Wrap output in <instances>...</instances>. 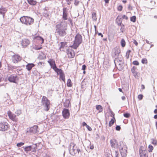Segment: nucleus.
<instances>
[{
    "instance_id": "nucleus-3",
    "label": "nucleus",
    "mask_w": 157,
    "mask_h": 157,
    "mask_svg": "<svg viewBox=\"0 0 157 157\" xmlns=\"http://www.w3.org/2000/svg\"><path fill=\"white\" fill-rule=\"evenodd\" d=\"M56 33H57L60 36H63L66 34L65 30L66 28H64L61 24H59L56 26Z\"/></svg>"
},
{
    "instance_id": "nucleus-21",
    "label": "nucleus",
    "mask_w": 157,
    "mask_h": 157,
    "mask_svg": "<svg viewBox=\"0 0 157 157\" xmlns=\"http://www.w3.org/2000/svg\"><path fill=\"white\" fill-rule=\"evenodd\" d=\"M116 22L117 23L118 25L119 26H124V25L122 24V20L120 16H118L116 19Z\"/></svg>"
},
{
    "instance_id": "nucleus-32",
    "label": "nucleus",
    "mask_w": 157,
    "mask_h": 157,
    "mask_svg": "<svg viewBox=\"0 0 157 157\" xmlns=\"http://www.w3.org/2000/svg\"><path fill=\"white\" fill-rule=\"evenodd\" d=\"M92 18L93 20L96 21L97 20L96 15L95 13H93L92 14Z\"/></svg>"
},
{
    "instance_id": "nucleus-11",
    "label": "nucleus",
    "mask_w": 157,
    "mask_h": 157,
    "mask_svg": "<svg viewBox=\"0 0 157 157\" xmlns=\"http://www.w3.org/2000/svg\"><path fill=\"white\" fill-rule=\"evenodd\" d=\"M38 126L36 125H34L33 127H30L27 132L32 133L33 134H35L37 132Z\"/></svg>"
},
{
    "instance_id": "nucleus-56",
    "label": "nucleus",
    "mask_w": 157,
    "mask_h": 157,
    "mask_svg": "<svg viewBox=\"0 0 157 157\" xmlns=\"http://www.w3.org/2000/svg\"><path fill=\"white\" fill-rule=\"evenodd\" d=\"M43 63L42 62H39V63H38V64L39 66H41L42 65Z\"/></svg>"
},
{
    "instance_id": "nucleus-48",
    "label": "nucleus",
    "mask_w": 157,
    "mask_h": 157,
    "mask_svg": "<svg viewBox=\"0 0 157 157\" xmlns=\"http://www.w3.org/2000/svg\"><path fill=\"white\" fill-rule=\"evenodd\" d=\"M86 127L89 131H90L92 130V128L88 125H87Z\"/></svg>"
},
{
    "instance_id": "nucleus-1",
    "label": "nucleus",
    "mask_w": 157,
    "mask_h": 157,
    "mask_svg": "<svg viewBox=\"0 0 157 157\" xmlns=\"http://www.w3.org/2000/svg\"><path fill=\"white\" fill-rule=\"evenodd\" d=\"M82 36L79 33H77L75 37L74 43L72 46L70 47L72 48L76 49L79 45L82 43Z\"/></svg>"
},
{
    "instance_id": "nucleus-45",
    "label": "nucleus",
    "mask_w": 157,
    "mask_h": 157,
    "mask_svg": "<svg viewBox=\"0 0 157 157\" xmlns=\"http://www.w3.org/2000/svg\"><path fill=\"white\" fill-rule=\"evenodd\" d=\"M133 43L135 44L136 46H137L138 45V43L136 40L134 39L133 40Z\"/></svg>"
},
{
    "instance_id": "nucleus-17",
    "label": "nucleus",
    "mask_w": 157,
    "mask_h": 157,
    "mask_svg": "<svg viewBox=\"0 0 157 157\" xmlns=\"http://www.w3.org/2000/svg\"><path fill=\"white\" fill-rule=\"evenodd\" d=\"M8 115L9 118L13 121L16 120V115L12 113L11 112L9 111L8 112Z\"/></svg>"
},
{
    "instance_id": "nucleus-28",
    "label": "nucleus",
    "mask_w": 157,
    "mask_h": 157,
    "mask_svg": "<svg viewBox=\"0 0 157 157\" xmlns=\"http://www.w3.org/2000/svg\"><path fill=\"white\" fill-rule=\"evenodd\" d=\"M108 39L109 41L112 40L114 38V36L112 34H109L108 35Z\"/></svg>"
},
{
    "instance_id": "nucleus-49",
    "label": "nucleus",
    "mask_w": 157,
    "mask_h": 157,
    "mask_svg": "<svg viewBox=\"0 0 157 157\" xmlns=\"http://www.w3.org/2000/svg\"><path fill=\"white\" fill-rule=\"evenodd\" d=\"M86 66L85 65H83L82 66V69L84 71L86 69Z\"/></svg>"
},
{
    "instance_id": "nucleus-7",
    "label": "nucleus",
    "mask_w": 157,
    "mask_h": 157,
    "mask_svg": "<svg viewBox=\"0 0 157 157\" xmlns=\"http://www.w3.org/2000/svg\"><path fill=\"white\" fill-rule=\"evenodd\" d=\"M139 154L140 157H144L148 156L146 148L142 146H141L140 148Z\"/></svg>"
},
{
    "instance_id": "nucleus-62",
    "label": "nucleus",
    "mask_w": 157,
    "mask_h": 157,
    "mask_svg": "<svg viewBox=\"0 0 157 157\" xmlns=\"http://www.w3.org/2000/svg\"><path fill=\"white\" fill-rule=\"evenodd\" d=\"M118 90L120 92H121L122 93H123L121 89L119 88L118 89Z\"/></svg>"
},
{
    "instance_id": "nucleus-51",
    "label": "nucleus",
    "mask_w": 157,
    "mask_h": 157,
    "mask_svg": "<svg viewBox=\"0 0 157 157\" xmlns=\"http://www.w3.org/2000/svg\"><path fill=\"white\" fill-rule=\"evenodd\" d=\"M115 153V157H119V154L118 153V151H116Z\"/></svg>"
},
{
    "instance_id": "nucleus-54",
    "label": "nucleus",
    "mask_w": 157,
    "mask_h": 157,
    "mask_svg": "<svg viewBox=\"0 0 157 157\" xmlns=\"http://www.w3.org/2000/svg\"><path fill=\"white\" fill-rule=\"evenodd\" d=\"M82 125L83 126H86H86L87 125L85 122H83L82 123Z\"/></svg>"
},
{
    "instance_id": "nucleus-39",
    "label": "nucleus",
    "mask_w": 157,
    "mask_h": 157,
    "mask_svg": "<svg viewBox=\"0 0 157 157\" xmlns=\"http://www.w3.org/2000/svg\"><path fill=\"white\" fill-rule=\"evenodd\" d=\"M123 9V7L121 5H119L117 7V10L119 11H121Z\"/></svg>"
},
{
    "instance_id": "nucleus-43",
    "label": "nucleus",
    "mask_w": 157,
    "mask_h": 157,
    "mask_svg": "<svg viewBox=\"0 0 157 157\" xmlns=\"http://www.w3.org/2000/svg\"><path fill=\"white\" fill-rule=\"evenodd\" d=\"M121 129V128L120 126L117 125L116 127V130L117 131H120Z\"/></svg>"
},
{
    "instance_id": "nucleus-6",
    "label": "nucleus",
    "mask_w": 157,
    "mask_h": 157,
    "mask_svg": "<svg viewBox=\"0 0 157 157\" xmlns=\"http://www.w3.org/2000/svg\"><path fill=\"white\" fill-rule=\"evenodd\" d=\"M120 147H119L121 155L122 157H126L127 156V147L123 143L120 144Z\"/></svg>"
},
{
    "instance_id": "nucleus-5",
    "label": "nucleus",
    "mask_w": 157,
    "mask_h": 157,
    "mask_svg": "<svg viewBox=\"0 0 157 157\" xmlns=\"http://www.w3.org/2000/svg\"><path fill=\"white\" fill-rule=\"evenodd\" d=\"M52 68L57 73L58 75H60V79H62L63 81H65V78L64 74L63 73L62 70L61 69L57 68L55 64L53 66Z\"/></svg>"
},
{
    "instance_id": "nucleus-31",
    "label": "nucleus",
    "mask_w": 157,
    "mask_h": 157,
    "mask_svg": "<svg viewBox=\"0 0 157 157\" xmlns=\"http://www.w3.org/2000/svg\"><path fill=\"white\" fill-rule=\"evenodd\" d=\"M141 63L143 64H147L148 63L147 59L145 58L141 60Z\"/></svg>"
},
{
    "instance_id": "nucleus-53",
    "label": "nucleus",
    "mask_w": 157,
    "mask_h": 157,
    "mask_svg": "<svg viewBox=\"0 0 157 157\" xmlns=\"http://www.w3.org/2000/svg\"><path fill=\"white\" fill-rule=\"evenodd\" d=\"M156 107L157 108L156 109H155L154 111V112L155 113H157V105H156Z\"/></svg>"
},
{
    "instance_id": "nucleus-41",
    "label": "nucleus",
    "mask_w": 157,
    "mask_h": 157,
    "mask_svg": "<svg viewBox=\"0 0 157 157\" xmlns=\"http://www.w3.org/2000/svg\"><path fill=\"white\" fill-rule=\"evenodd\" d=\"M152 144L154 145H156L157 144V141L156 140L153 139Z\"/></svg>"
},
{
    "instance_id": "nucleus-63",
    "label": "nucleus",
    "mask_w": 157,
    "mask_h": 157,
    "mask_svg": "<svg viewBox=\"0 0 157 157\" xmlns=\"http://www.w3.org/2000/svg\"><path fill=\"white\" fill-rule=\"evenodd\" d=\"M67 86L69 87V79H67Z\"/></svg>"
},
{
    "instance_id": "nucleus-59",
    "label": "nucleus",
    "mask_w": 157,
    "mask_h": 157,
    "mask_svg": "<svg viewBox=\"0 0 157 157\" xmlns=\"http://www.w3.org/2000/svg\"><path fill=\"white\" fill-rule=\"evenodd\" d=\"M11 68L12 69H16V67H15V66H12L11 67Z\"/></svg>"
},
{
    "instance_id": "nucleus-58",
    "label": "nucleus",
    "mask_w": 157,
    "mask_h": 157,
    "mask_svg": "<svg viewBox=\"0 0 157 157\" xmlns=\"http://www.w3.org/2000/svg\"><path fill=\"white\" fill-rule=\"evenodd\" d=\"M44 157H51L48 155H47V154H45L44 155Z\"/></svg>"
},
{
    "instance_id": "nucleus-64",
    "label": "nucleus",
    "mask_w": 157,
    "mask_h": 157,
    "mask_svg": "<svg viewBox=\"0 0 157 157\" xmlns=\"http://www.w3.org/2000/svg\"><path fill=\"white\" fill-rule=\"evenodd\" d=\"M154 118L155 119H157V114L155 115L154 117Z\"/></svg>"
},
{
    "instance_id": "nucleus-60",
    "label": "nucleus",
    "mask_w": 157,
    "mask_h": 157,
    "mask_svg": "<svg viewBox=\"0 0 157 157\" xmlns=\"http://www.w3.org/2000/svg\"><path fill=\"white\" fill-rule=\"evenodd\" d=\"M98 35L101 36V37H103V35L101 33H99L98 34Z\"/></svg>"
},
{
    "instance_id": "nucleus-42",
    "label": "nucleus",
    "mask_w": 157,
    "mask_h": 157,
    "mask_svg": "<svg viewBox=\"0 0 157 157\" xmlns=\"http://www.w3.org/2000/svg\"><path fill=\"white\" fill-rule=\"evenodd\" d=\"M43 15L44 17H47L48 16L49 14L47 13V11H45L43 13Z\"/></svg>"
},
{
    "instance_id": "nucleus-37",
    "label": "nucleus",
    "mask_w": 157,
    "mask_h": 157,
    "mask_svg": "<svg viewBox=\"0 0 157 157\" xmlns=\"http://www.w3.org/2000/svg\"><path fill=\"white\" fill-rule=\"evenodd\" d=\"M143 96L142 94H139V95H138V99L140 100H141L143 98Z\"/></svg>"
},
{
    "instance_id": "nucleus-22",
    "label": "nucleus",
    "mask_w": 157,
    "mask_h": 157,
    "mask_svg": "<svg viewBox=\"0 0 157 157\" xmlns=\"http://www.w3.org/2000/svg\"><path fill=\"white\" fill-rule=\"evenodd\" d=\"M111 146L113 147H115V146L117 144V142L116 140L113 139L110 140Z\"/></svg>"
},
{
    "instance_id": "nucleus-13",
    "label": "nucleus",
    "mask_w": 157,
    "mask_h": 157,
    "mask_svg": "<svg viewBox=\"0 0 157 157\" xmlns=\"http://www.w3.org/2000/svg\"><path fill=\"white\" fill-rule=\"evenodd\" d=\"M120 52V50L118 48H114L112 51V56L113 57H115L118 56Z\"/></svg>"
},
{
    "instance_id": "nucleus-30",
    "label": "nucleus",
    "mask_w": 157,
    "mask_h": 157,
    "mask_svg": "<svg viewBox=\"0 0 157 157\" xmlns=\"http://www.w3.org/2000/svg\"><path fill=\"white\" fill-rule=\"evenodd\" d=\"M34 39H36L38 40H41L42 41V43H43L44 41V40L43 38L41 36H36V37H35L34 38Z\"/></svg>"
},
{
    "instance_id": "nucleus-23",
    "label": "nucleus",
    "mask_w": 157,
    "mask_h": 157,
    "mask_svg": "<svg viewBox=\"0 0 157 157\" xmlns=\"http://www.w3.org/2000/svg\"><path fill=\"white\" fill-rule=\"evenodd\" d=\"M7 9L5 8L2 7L0 8V13L2 14L4 17L5 13L7 11Z\"/></svg>"
},
{
    "instance_id": "nucleus-57",
    "label": "nucleus",
    "mask_w": 157,
    "mask_h": 157,
    "mask_svg": "<svg viewBox=\"0 0 157 157\" xmlns=\"http://www.w3.org/2000/svg\"><path fill=\"white\" fill-rule=\"evenodd\" d=\"M105 3H109V0H104Z\"/></svg>"
},
{
    "instance_id": "nucleus-25",
    "label": "nucleus",
    "mask_w": 157,
    "mask_h": 157,
    "mask_svg": "<svg viewBox=\"0 0 157 157\" xmlns=\"http://www.w3.org/2000/svg\"><path fill=\"white\" fill-rule=\"evenodd\" d=\"M28 3L31 5L34 6L36 4L37 2L34 0H27Z\"/></svg>"
},
{
    "instance_id": "nucleus-8",
    "label": "nucleus",
    "mask_w": 157,
    "mask_h": 157,
    "mask_svg": "<svg viewBox=\"0 0 157 157\" xmlns=\"http://www.w3.org/2000/svg\"><path fill=\"white\" fill-rule=\"evenodd\" d=\"M77 147L76 145L73 143L70 144L69 151L71 154L74 155L77 153L76 148Z\"/></svg>"
},
{
    "instance_id": "nucleus-27",
    "label": "nucleus",
    "mask_w": 157,
    "mask_h": 157,
    "mask_svg": "<svg viewBox=\"0 0 157 157\" xmlns=\"http://www.w3.org/2000/svg\"><path fill=\"white\" fill-rule=\"evenodd\" d=\"M32 147L31 146H28L27 147H25V151H34L33 150H32Z\"/></svg>"
},
{
    "instance_id": "nucleus-4",
    "label": "nucleus",
    "mask_w": 157,
    "mask_h": 157,
    "mask_svg": "<svg viewBox=\"0 0 157 157\" xmlns=\"http://www.w3.org/2000/svg\"><path fill=\"white\" fill-rule=\"evenodd\" d=\"M42 103L44 107V110L47 111L50 109V102L49 101L45 96H43L42 99Z\"/></svg>"
},
{
    "instance_id": "nucleus-15",
    "label": "nucleus",
    "mask_w": 157,
    "mask_h": 157,
    "mask_svg": "<svg viewBox=\"0 0 157 157\" xmlns=\"http://www.w3.org/2000/svg\"><path fill=\"white\" fill-rule=\"evenodd\" d=\"M17 78V76L12 75L8 77V79L10 82L15 83Z\"/></svg>"
},
{
    "instance_id": "nucleus-26",
    "label": "nucleus",
    "mask_w": 157,
    "mask_h": 157,
    "mask_svg": "<svg viewBox=\"0 0 157 157\" xmlns=\"http://www.w3.org/2000/svg\"><path fill=\"white\" fill-rule=\"evenodd\" d=\"M96 109L99 111V113L102 112L103 111L102 107L100 105H97L96 106Z\"/></svg>"
},
{
    "instance_id": "nucleus-33",
    "label": "nucleus",
    "mask_w": 157,
    "mask_h": 157,
    "mask_svg": "<svg viewBox=\"0 0 157 157\" xmlns=\"http://www.w3.org/2000/svg\"><path fill=\"white\" fill-rule=\"evenodd\" d=\"M148 151L149 152H151L153 149V147L151 145H149L148 147Z\"/></svg>"
},
{
    "instance_id": "nucleus-52",
    "label": "nucleus",
    "mask_w": 157,
    "mask_h": 157,
    "mask_svg": "<svg viewBox=\"0 0 157 157\" xmlns=\"http://www.w3.org/2000/svg\"><path fill=\"white\" fill-rule=\"evenodd\" d=\"M48 63H49L50 64V65L51 66H52L53 65V62H51L50 61V60H49L48 61Z\"/></svg>"
},
{
    "instance_id": "nucleus-29",
    "label": "nucleus",
    "mask_w": 157,
    "mask_h": 157,
    "mask_svg": "<svg viewBox=\"0 0 157 157\" xmlns=\"http://www.w3.org/2000/svg\"><path fill=\"white\" fill-rule=\"evenodd\" d=\"M121 44L122 47H124L126 45V42L124 39H122L121 41Z\"/></svg>"
},
{
    "instance_id": "nucleus-24",
    "label": "nucleus",
    "mask_w": 157,
    "mask_h": 157,
    "mask_svg": "<svg viewBox=\"0 0 157 157\" xmlns=\"http://www.w3.org/2000/svg\"><path fill=\"white\" fill-rule=\"evenodd\" d=\"M75 55V52L72 49H71L69 51V58H73Z\"/></svg>"
},
{
    "instance_id": "nucleus-38",
    "label": "nucleus",
    "mask_w": 157,
    "mask_h": 157,
    "mask_svg": "<svg viewBox=\"0 0 157 157\" xmlns=\"http://www.w3.org/2000/svg\"><path fill=\"white\" fill-rule=\"evenodd\" d=\"M132 64L135 65H138L139 64V62L136 60L133 61L132 62Z\"/></svg>"
},
{
    "instance_id": "nucleus-40",
    "label": "nucleus",
    "mask_w": 157,
    "mask_h": 157,
    "mask_svg": "<svg viewBox=\"0 0 157 157\" xmlns=\"http://www.w3.org/2000/svg\"><path fill=\"white\" fill-rule=\"evenodd\" d=\"M123 115L124 117L126 118H128L130 116V114L128 113H125Z\"/></svg>"
},
{
    "instance_id": "nucleus-10",
    "label": "nucleus",
    "mask_w": 157,
    "mask_h": 157,
    "mask_svg": "<svg viewBox=\"0 0 157 157\" xmlns=\"http://www.w3.org/2000/svg\"><path fill=\"white\" fill-rule=\"evenodd\" d=\"M12 60L14 63H18L21 60V57L18 54H15L12 56Z\"/></svg>"
},
{
    "instance_id": "nucleus-55",
    "label": "nucleus",
    "mask_w": 157,
    "mask_h": 157,
    "mask_svg": "<svg viewBox=\"0 0 157 157\" xmlns=\"http://www.w3.org/2000/svg\"><path fill=\"white\" fill-rule=\"evenodd\" d=\"M141 87L142 89V90L144 89L145 88L143 84L141 85Z\"/></svg>"
},
{
    "instance_id": "nucleus-2",
    "label": "nucleus",
    "mask_w": 157,
    "mask_h": 157,
    "mask_svg": "<svg viewBox=\"0 0 157 157\" xmlns=\"http://www.w3.org/2000/svg\"><path fill=\"white\" fill-rule=\"evenodd\" d=\"M21 21L26 25H31L34 22V20L33 18L28 16H23L20 18Z\"/></svg>"
},
{
    "instance_id": "nucleus-20",
    "label": "nucleus",
    "mask_w": 157,
    "mask_h": 157,
    "mask_svg": "<svg viewBox=\"0 0 157 157\" xmlns=\"http://www.w3.org/2000/svg\"><path fill=\"white\" fill-rule=\"evenodd\" d=\"M35 65L33 63H28L26 66V69L28 70V71H30L32 68L34 67L35 66Z\"/></svg>"
},
{
    "instance_id": "nucleus-47",
    "label": "nucleus",
    "mask_w": 157,
    "mask_h": 157,
    "mask_svg": "<svg viewBox=\"0 0 157 157\" xmlns=\"http://www.w3.org/2000/svg\"><path fill=\"white\" fill-rule=\"evenodd\" d=\"M79 1H78L77 0H76L75 1L74 4L75 5L77 6L78 4L79 3Z\"/></svg>"
},
{
    "instance_id": "nucleus-14",
    "label": "nucleus",
    "mask_w": 157,
    "mask_h": 157,
    "mask_svg": "<svg viewBox=\"0 0 157 157\" xmlns=\"http://www.w3.org/2000/svg\"><path fill=\"white\" fill-rule=\"evenodd\" d=\"M62 115L64 118H69V110L66 109H64L62 111Z\"/></svg>"
},
{
    "instance_id": "nucleus-35",
    "label": "nucleus",
    "mask_w": 157,
    "mask_h": 157,
    "mask_svg": "<svg viewBox=\"0 0 157 157\" xmlns=\"http://www.w3.org/2000/svg\"><path fill=\"white\" fill-rule=\"evenodd\" d=\"M136 17L135 16H133L130 18V21L133 22H135L136 21Z\"/></svg>"
},
{
    "instance_id": "nucleus-36",
    "label": "nucleus",
    "mask_w": 157,
    "mask_h": 157,
    "mask_svg": "<svg viewBox=\"0 0 157 157\" xmlns=\"http://www.w3.org/2000/svg\"><path fill=\"white\" fill-rule=\"evenodd\" d=\"M24 144L23 142H20L17 144V146L18 147H21Z\"/></svg>"
},
{
    "instance_id": "nucleus-19",
    "label": "nucleus",
    "mask_w": 157,
    "mask_h": 157,
    "mask_svg": "<svg viewBox=\"0 0 157 157\" xmlns=\"http://www.w3.org/2000/svg\"><path fill=\"white\" fill-rule=\"evenodd\" d=\"M63 17L64 20L67 19V11L66 8H64L63 9Z\"/></svg>"
},
{
    "instance_id": "nucleus-16",
    "label": "nucleus",
    "mask_w": 157,
    "mask_h": 157,
    "mask_svg": "<svg viewBox=\"0 0 157 157\" xmlns=\"http://www.w3.org/2000/svg\"><path fill=\"white\" fill-rule=\"evenodd\" d=\"M111 116L113 117V118L111 119L109 123V127L112 126L116 121V119L114 117V114L112 113Z\"/></svg>"
},
{
    "instance_id": "nucleus-12",
    "label": "nucleus",
    "mask_w": 157,
    "mask_h": 157,
    "mask_svg": "<svg viewBox=\"0 0 157 157\" xmlns=\"http://www.w3.org/2000/svg\"><path fill=\"white\" fill-rule=\"evenodd\" d=\"M137 67L135 66H133L131 69V71L135 78L139 77L140 74L137 71Z\"/></svg>"
},
{
    "instance_id": "nucleus-46",
    "label": "nucleus",
    "mask_w": 157,
    "mask_h": 157,
    "mask_svg": "<svg viewBox=\"0 0 157 157\" xmlns=\"http://www.w3.org/2000/svg\"><path fill=\"white\" fill-rule=\"evenodd\" d=\"M122 18L124 19L127 20L128 18V17L125 15H124L122 16Z\"/></svg>"
},
{
    "instance_id": "nucleus-50",
    "label": "nucleus",
    "mask_w": 157,
    "mask_h": 157,
    "mask_svg": "<svg viewBox=\"0 0 157 157\" xmlns=\"http://www.w3.org/2000/svg\"><path fill=\"white\" fill-rule=\"evenodd\" d=\"M130 52H131V50H128V51H127L126 52V55H128V56H129Z\"/></svg>"
},
{
    "instance_id": "nucleus-34",
    "label": "nucleus",
    "mask_w": 157,
    "mask_h": 157,
    "mask_svg": "<svg viewBox=\"0 0 157 157\" xmlns=\"http://www.w3.org/2000/svg\"><path fill=\"white\" fill-rule=\"evenodd\" d=\"M21 113V110L20 109L17 110L15 112V113L17 116H19Z\"/></svg>"
},
{
    "instance_id": "nucleus-61",
    "label": "nucleus",
    "mask_w": 157,
    "mask_h": 157,
    "mask_svg": "<svg viewBox=\"0 0 157 157\" xmlns=\"http://www.w3.org/2000/svg\"><path fill=\"white\" fill-rule=\"evenodd\" d=\"M121 98L122 100H124L125 99V96H123Z\"/></svg>"
},
{
    "instance_id": "nucleus-44",
    "label": "nucleus",
    "mask_w": 157,
    "mask_h": 157,
    "mask_svg": "<svg viewBox=\"0 0 157 157\" xmlns=\"http://www.w3.org/2000/svg\"><path fill=\"white\" fill-rule=\"evenodd\" d=\"M128 10H132V7L131 6L130 4H129L128 6Z\"/></svg>"
},
{
    "instance_id": "nucleus-18",
    "label": "nucleus",
    "mask_w": 157,
    "mask_h": 157,
    "mask_svg": "<svg viewBox=\"0 0 157 157\" xmlns=\"http://www.w3.org/2000/svg\"><path fill=\"white\" fill-rule=\"evenodd\" d=\"M30 42L29 40L27 39H24L22 40L21 44L24 47H25L29 44Z\"/></svg>"
},
{
    "instance_id": "nucleus-9",
    "label": "nucleus",
    "mask_w": 157,
    "mask_h": 157,
    "mask_svg": "<svg viewBox=\"0 0 157 157\" xmlns=\"http://www.w3.org/2000/svg\"><path fill=\"white\" fill-rule=\"evenodd\" d=\"M9 128V125L6 122H0V130L2 131L7 130Z\"/></svg>"
}]
</instances>
